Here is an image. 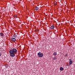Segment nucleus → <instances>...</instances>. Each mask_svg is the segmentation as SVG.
I'll use <instances>...</instances> for the list:
<instances>
[{
    "mask_svg": "<svg viewBox=\"0 0 75 75\" xmlns=\"http://www.w3.org/2000/svg\"><path fill=\"white\" fill-rule=\"evenodd\" d=\"M17 51V49L15 48H13V49L10 50L9 51L10 56L11 57H14L15 56V54L14 53H16Z\"/></svg>",
    "mask_w": 75,
    "mask_h": 75,
    "instance_id": "1",
    "label": "nucleus"
},
{
    "mask_svg": "<svg viewBox=\"0 0 75 75\" xmlns=\"http://www.w3.org/2000/svg\"><path fill=\"white\" fill-rule=\"evenodd\" d=\"M43 55V53H41V52H39L38 53V55L39 57H40V58L42 57Z\"/></svg>",
    "mask_w": 75,
    "mask_h": 75,
    "instance_id": "2",
    "label": "nucleus"
},
{
    "mask_svg": "<svg viewBox=\"0 0 75 75\" xmlns=\"http://www.w3.org/2000/svg\"><path fill=\"white\" fill-rule=\"evenodd\" d=\"M11 40L13 41V42L16 41V38H12L11 39Z\"/></svg>",
    "mask_w": 75,
    "mask_h": 75,
    "instance_id": "3",
    "label": "nucleus"
},
{
    "mask_svg": "<svg viewBox=\"0 0 75 75\" xmlns=\"http://www.w3.org/2000/svg\"><path fill=\"white\" fill-rule=\"evenodd\" d=\"M54 28L55 27L54 26L52 25L51 26L50 28L51 29H54Z\"/></svg>",
    "mask_w": 75,
    "mask_h": 75,
    "instance_id": "4",
    "label": "nucleus"
},
{
    "mask_svg": "<svg viewBox=\"0 0 75 75\" xmlns=\"http://www.w3.org/2000/svg\"><path fill=\"white\" fill-rule=\"evenodd\" d=\"M39 8L37 7V6H36L35 8V10L36 11H37V10H38Z\"/></svg>",
    "mask_w": 75,
    "mask_h": 75,
    "instance_id": "5",
    "label": "nucleus"
},
{
    "mask_svg": "<svg viewBox=\"0 0 75 75\" xmlns=\"http://www.w3.org/2000/svg\"><path fill=\"white\" fill-rule=\"evenodd\" d=\"M69 64L70 65H71L72 64V61L70 60L69 62Z\"/></svg>",
    "mask_w": 75,
    "mask_h": 75,
    "instance_id": "6",
    "label": "nucleus"
},
{
    "mask_svg": "<svg viewBox=\"0 0 75 75\" xmlns=\"http://www.w3.org/2000/svg\"><path fill=\"white\" fill-rule=\"evenodd\" d=\"M60 71H62L63 70H64V68H62V67H60Z\"/></svg>",
    "mask_w": 75,
    "mask_h": 75,
    "instance_id": "7",
    "label": "nucleus"
},
{
    "mask_svg": "<svg viewBox=\"0 0 75 75\" xmlns=\"http://www.w3.org/2000/svg\"><path fill=\"white\" fill-rule=\"evenodd\" d=\"M53 59H54V60H55L56 59H57V58L56 56H54V58H53Z\"/></svg>",
    "mask_w": 75,
    "mask_h": 75,
    "instance_id": "8",
    "label": "nucleus"
},
{
    "mask_svg": "<svg viewBox=\"0 0 75 75\" xmlns=\"http://www.w3.org/2000/svg\"><path fill=\"white\" fill-rule=\"evenodd\" d=\"M54 55H57V52H54L53 53Z\"/></svg>",
    "mask_w": 75,
    "mask_h": 75,
    "instance_id": "9",
    "label": "nucleus"
},
{
    "mask_svg": "<svg viewBox=\"0 0 75 75\" xmlns=\"http://www.w3.org/2000/svg\"><path fill=\"white\" fill-rule=\"evenodd\" d=\"M13 37H14V38H16L17 37V35H13Z\"/></svg>",
    "mask_w": 75,
    "mask_h": 75,
    "instance_id": "10",
    "label": "nucleus"
},
{
    "mask_svg": "<svg viewBox=\"0 0 75 75\" xmlns=\"http://www.w3.org/2000/svg\"><path fill=\"white\" fill-rule=\"evenodd\" d=\"M0 35L2 37H3V33H0Z\"/></svg>",
    "mask_w": 75,
    "mask_h": 75,
    "instance_id": "11",
    "label": "nucleus"
},
{
    "mask_svg": "<svg viewBox=\"0 0 75 75\" xmlns=\"http://www.w3.org/2000/svg\"><path fill=\"white\" fill-rule=\"evenodd\" d=\"M54 5H55V6L57 5V2H55L54 3Z\"/></svg>",
    "mask_w": 75,
    "mask_h": 75,
    "instance_id": "12",
    "label": "nucleus"
},
{
    "mask_svg": "<svg viewBox=\"0 0 75 75\" xmlns=\"http://www.w3.org/2000/svg\"><path fill=\"white\" fill-rule=\"evenodd\" d=\"M5 67H8V65H5Z\"/></svg>",
    "mask_w": 75,
    "mask_h": 75,
    "instance_id": "13",
    "label": "nucleus"
},
{
    "mask_svg": "<svg viewBox=\"0 0 75 75\" xmlns=\"http://www.w3.org/2000/svg\"><path fill=\"white\" fill-rule=\"evenodd\" d=\"M65 57H67V56H68V54H66L65 55Z\"/></svg>",
    "mask_w": 75,
    "mask_h": 75,
    "instance_id": "14",
    "label": "nucleus"
},
{
    "mask_svg": "<svg viewBox=\"0 0 75 75\" xmlns=\"http://www.w3.org/2000/svg\"><path fill=\"white\" fill-rule=\"evenodd\" d=\"M69 65H67V67H69Z\"/></svg>",
    "mask_w": 75,
    "mask_h": 75,
    "instance_id": "15",
    "label": "nucleus"
},
{
    "mask_svg": "<svg viewBox=\"0 0 75 75\" xmlns=\"http://www.w3.org/2000/svg\"><path fill=\"white\" fill-rule=\"evenodd\" d=\"M1 56V53L0 52V57Z\"/></svg>",
    "mask_w": 75,
    "mask_h": 75,
    "instance_id": "16",
    "label": "nucleus"
},
{
    "mask_svg": "<svg viewBox=\"0 0 75 75\" xmlns=\"http://www.w3.org/2000/svg\"><path fill=\"white\" fill-rule=\"evenodd\" d=\"M71 59H69V61L70 60H71Z\"/></svg>",
    "mask_w": 75,
    "mask_h": 75,
    "instance_id": "17",
    "label": "nucleus"
}]
</instances>
